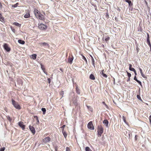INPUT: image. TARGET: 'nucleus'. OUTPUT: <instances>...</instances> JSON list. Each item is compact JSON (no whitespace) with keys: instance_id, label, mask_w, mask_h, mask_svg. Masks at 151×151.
Listing matches in <instances>:
<instances>
[{"instance_id":"obj_1","label":"nucleus","mask_w":151,"mask_h":151,"mask_svg":"<svg viewBox=\"0 0 151 151\" xmlns=\"http://www.w3.org/2000/svg\"><path fill=\"white\" fill-rule=\"evenodd\" d=\"M12 105L15 108L19 109H20L21 108L20 106L15 101L12 99Z\"/></svg>"},{"instance_id":"obj_2","label":"nucleus","mask_w":151,"mask_h":151,"mask_svg":"<svg viewBox=\"0 0 151 151\" xmlns=\"http://www.w3.org/2000/svg\"><path fill=\"white\" fill-rule=\"evenodd\" d=\"M87 127L88 129L90 130H93L94 127L91 121L89 122L87 124Z\"/></svg>"},{"instance_id":"obj_3","label":"nucleus","mask_w":151,"mask_h":151,"mask_svg":"<svg viewBox=\"0 0 151 151\" xmlns=\"http://www.w3.org/2000/svg\"><path fill=\"white\" fill-rule=\"evenodd\" d=\"M103 132V129L102 127H99L98 129V136L101 137V134Z\"/></svg>"},{"instance_id":"obj_4","label":"nucleus","mask_w":151,"mask_h":151,"mask_svg":"<svg viewBox=\"0 0 151 151\" xmlns=\"http://www.w3.org/2000/svg\"><path fill=\"white\" fill-rule=\"evenodd\" d=\"M38 27L40 29L42 30L46 29L47 28V26L43 24H39Z\"/></svg>"},{"instance_id":"obj_5","label":"nucleus","mask_w":151,"mask_h":151,"mask_svg":"<svg viewBox=\"0 0 151 151\" xmlns=\"http://www.w3.org/2000/svg\"><path fill=\"white\" fill-rule=\"evenodd\" d=\"M50 141V138L49 137H46L42 140V142L45 143L49 142Z\"/></svg>"},{"instance_id":"obj_6","label":"nucleus","mask_w":151,"mask_h":151,"mask_svg":"<svg viewBox=\"0 0 151 151\" xmlns=\"http://www.w3.org/2000/svg\"><path fill=\"white\" fill-rule=\"evenodd\" d=\"M34 12L35 16L37 18L41 14L40 12L37 9H35L34 10Z\"/></svg>"},{"instance_id":"obj_7","label":"nucleus","mask_w":151,"mask_h":151,"mask_svg":"<svg viewBox=\"0 0 151 151\" xmlns=\"http://www.w3.org/2000/svg\"><path fill=\"white\" fill-rule=\"evenodd\" d=\"M39 44L41 46L47 47H49V44L46 42H40L39 43Z\"/></svg>"},{"instance_id":"obj_8","label":"nucleus","mask_w":151,"mask_h":151,"mask_svg":"<svg viewBox=\"0 0 151 151\" xmlns=\"http://www.w3.org/2000/svg\"><path fill=\"white\" fill-rule=\"evenodd\" d=\"M4 49L7 52H9L10 50V48L8 46L7 44L5 43L4 45Z\"/></svg>"},{"instance_id":"obj_9","label":"nucleus","mask_w":151,"mask_h":151,"mask_svg":"<svg viewBox=\"0 0 151 151\" xmlns=\"http://www.w3.org/2000/svg\"><path fill=\"white\" fill-rule=\"evenodd\" d=\"M29 127L32 132L33 134H35V128L31 126H29Z\"/></svg>"},{"instance_id":"obj_10","label":"nucleus","mask_w":151,"mask_h":151,"mask_svg":"<svg viewBox=\"0 0 151 151\" xmlns=\"http://www.w3.org/2000/svg\"><path fill=\"white\" fill-rule=\"evenodd\" d=\"M37 18L42 20H43L45 19L44 16L41 14H40L39 16H38Z\"/></svg>"},{"instance_id":"obj_11","label":"nucleus","mask_w":151,"mask_h":151,"mask_svg":"<svg viewBox=\"0 0 151 151\" xmlns=\"http://www.w3.org/2000/svg\"><path fill=\"white\" fill-rule=\"evenodd\" d=\"M73 59V57H71L70 56H69L68 60V63H69L70 64H71L72 63Z\"/></svg>"},{"instance_id":"obj_12","label":"nucleus","mask_w":151,"mask_h":151,"mask_svg":"<svg viewBox=\"0 0 151 151\" xmlns=\"http://www.w3.org/2000/svg\"><path fill=\"white\" fill-rule=\"evenodd\" d=\"M19 125L22 129L23 130L24 129L25 126L23 124V123L22 122H20L19 123Z\"/></svg>"},{"instance_id":"obj_13","label":"nucleus","mask_w":151,"mask_h":151,"mask_svg":"<svg viewBox=\"0 0 151 151\" xmlns=\"http://www.w3.org/2000/svg\"><path fill=\"white\" fill-rule=\"evenodd\" d=\"M17 83L19 85H22L23 83L22 80L20 79H18L17 80Z\"/></svg>"},{"instance_id":"obj_14","label":"nucleus","mask_w":151,"mask_h":151,"mask_svg":"<svg viewBox=\"0 0 151 151\" xmlns=\"http://www.w3.org/2000/svg\"><path fill=\"white\" fill-rule=\"evenodd\" d=\"M18 42L22 45H24L25 43V42L24 41L21 40H18Z\"/></svg>"},{"instance_id":"obj_15","label":"nucleus","mask_w":151,"mask_h":151,"mask_svg":"<svg viewBox=\"0 0 151 151\" xmlns=\"http://www.w3.org/2000/svg\"><path fill=\"white\" fill-rule=\"evenodd\" d=\"M90 78L92 80H94L95 79V78L94 75L92 74L90 75Z\"/></svg>"},{"instance_id":"obj_16","label":"nucleus","mask_w":151,"mask_h":151,"mask_svg":"<svg viewBox=\"0 0 151 151\" xmlns=\"http://www.w3.org/2000/svg\"><path fill=\"white\" fill-rule=\"evenodd\" d=\"M62 133L63 134L65 137V138L67 137V134L66 133V132L64 131H62Z\"/></svg>"},{"instance_id":"obj_17","label":"nucleus","mask_w":151,"mask_h":151,"mask_svg":"<svg viewBox=\"0 0 151 151\" xmlns=\"http://www.w3.org/2000/svg\"><path fill=\"white\" fill-rule=\"evenodd\" d=\"M109 122L107 120H104V124H105L106 126L108 127H109L108 125Z\"/></svg>"},{"instance_id":"obj_18","label":"nucleus","mask_w":151,"mask_h":151,"mask_svg":"<svg viewBox=\"0 0 151 151\" xmlns=\"http://www.w3.org/2000/svg\"><path fill=\"white\" fill-rule=\"evenodd\" d=\"M81 55L82 56V57L83 59L85 61L86 64H87V60H86V58L82 54Z\"/></svg>"},{"instance_id":"obj_19","label":"nucleus","mask_w":151,"mask_h":151,"mask_svg":"<svg viewBox=\"0 0 151 151\" xmlns=\"http://www.w3.org/2000/svg\"><path fill=\"white\" fill-rule=\"evenodd\" d=\"M91 62H92V64L93 65V66L95 68V63H94L95 61H94V60L93 57H92V58Z\"/></svg>"},{"instance_id":"obj_20","label":"nucleus","mask_w":151,"mask_h":151,"mask_svg":"<svg viewBox=\"0 0 151 151\" xmlns=\"http://www.w3.org/2000/svg\"><path fill=\"white\" fill-rule=\"evenodd\" d=\"M36 56L37 55L35 54H33L32 55V58L34 60H35L36 59Z\"/></svg>"},{"instance_id":"obj_21","label":"nucleus","mask_w":151,"mask_h":151,"mask_svg":"<svg viewBox=\"0 0 151 151\" xmlns=\"http://www.w3.org/2000/svg\"><path fill=\"white\" fill-rule=\"evenodd\" d=\"M76 93L78 94H80V91L79 89L77 87L76 88Z\"/></svg>"},{"instance_id":"obj_22","label":"nucleus","mask_w":151,"mask_h":151,"mask_svg":"<svg viewBox=\"0 0 151 151\" xmlns=\"http://www.w3.org/2000/svg\"><path fill=\"white\" fill-rule=\"evenodd\" d=\"M30 16V14L29 13H27L24 15V17L25 18H28Z\"/></svg>"},{"instance_id":"obj_23","label":"nucleus","mask_w":151,"mask_h":151,"mask_svg":"<svg viewBox=\"0 0 151 151\" xmlns=\"http://www.w3.org/2000/svg\"><path fill=\"white\" fill-rule=\"evenodd\" d=\"M41 110L43 112V114H45L46 111L45 109V108H42Z\"/></svg>"},{"instance_id":"obj_24","label":"nucleus","mask_w":151,"mask_h":151,"mask_svg":"<svg viewBox=\"0 0 151 151\" xmlns=\"http://www.w3.org/2000/svg\"><path fill=\"white\" fill-rule=\"evenodd\" d=\"M85 150L86 151H92V150L90 148L88 147H86Z\"/></svg>"},{"instance_id":"obj_25","label":"nucleus","mask_w":151,"mask_h":151,"mask_svg":"<svg viewBox=\"0 0 151 151\" xmlns=\"http://www.w3.org/2000/svg\"><path fill=\"white\" fill-rule=\"evenodd\" d=\"M86 107H87V108L89 109V110L91 111H92V109L91 106L88 105H86Z\"/></svg>"},{"instance_id":"obj_26","label":"nucleus","mask_w":151,"mask_h":151,"mask_svg":"<svg viewBox=\"0 0 151 151\" xmlns=\"http://www.w3.org/2000/svg\"><path fill=\"white\" fill-rule=\"evenodd\" d=\"M126 2L128 3L129 5H130L131 4V1L130 0H124Z\"/></svg>"},{"instance_id":"obj_27","label":"nucleus","mask_w":151,"mask_h":151,"mask_svg":"<svg viewBox=\"0 0 151 151\" xmlns=\"http://www.w3.org/2000/svg\"><path fill=\"white\" fill-rule=\"evenodd\" d=\"M6 117L7 120H8L9 122H11V121L12 119L9 117V116H7Z\"/></svg>"},{"instance_id":"obj_28","label":"nucleus","mask_w":151,"mask_h":151,"mask_svg":"<svg viewBox=\"0 0 151 151\" xmlns=\"http://www.w3.org/2000/svg\"><path fill=\"white\" fill-rule=\"evenodd\" d=\"M14 24L16 26H17L19 27H20L21 26V24H19V23L17 22H14Z\"/></svg>"},{"instance_id":"obj_29","label":"nucleus","mask_w":151,"mask_h":151,"mask_svg":"<svg viewBox=\"0 0 151 151\" xmlns=\"http://www.w3.org/2000/svg\"><path fill=\"white\" fill-rule=\"evenodd\" d=\"M60 94L62 96V97L61 98V99L63 96V95H64V91H61L60 93Z\"/></svg>"},{"instance_id":"obj_30","label":"nucleus","mask_w":151,"mask_h":151,"mask_svg":"<svg viewBox=\"0 0 151 151\" xmlns=\"http://www.w3.org/2000/svg\"><path fill=\"white\" fill-rule=\"evenodd\" d=\"M137 97L138 99L139 100L142 101V99H141V97H140V96L139 95H137Z\"/></svg>"},{"instance_id":"obj_31","label":"nucleus","mask_w":151,"mask_h":151,"mask_svg":"<svg viewBox=\"0 0 151 151\" xmlns=\"http://www.w3.org/2000/svg\"><path fill=\"white\" fill-rule=\"evenodd\" d=\"M40 65H41V68L42 70H45V68H44V65H42V64H41Z\"/></svg>"},{"instance_id":"obj_32","label":"nucleus","mask_w":151,"mask_h":151,"mask_svg":"<svg viewBox=\"0 0 151 151\" xmlns=\"http://www.w3.org/2000/svg\"><path fill=\"white\" fill-rule=\"evenodd\" d=\"M18 4V3H17L15 4L12 5V7L14 8H15L17 7V6Z\"/></svg>"},{"instance_id":"obj_33","label":"nucleus","mask_w":151,"mask_h":151,"mask_svg":"<svg viewBox=\"0 0 151 151\" xmlns=\"http://www.w3.org/2000/svg\"><path fill=\"white\" fill-rule=\"evenodd\" d=\"M127 72V76L129 78H130V77L131 76V73H130L128 72Z\"/></svg>"},{"instance_id":"obj_34","label":"nucleus","mask_w":151,"mask_h":151,"mask_svg":"<svg viewBox=\"0 0 151 151\" xmlns=\"http://www.w3.org/2000/svg\"><path fill=\"white\" fill-rule=\"evenodd\" d=\"M142 76L145 78H147V77L145 75H144L143 73L142 74H141Z\"/></svg>"},{"instance_id":"obj_35","label":"nucleus","mask_w":151,"mask_h":151,"mask_svg":"<svg viewBox=\"0 0 151 151\" xmlns=\"http://www.w3.org/2000/svg\"><path fill=\"white\" fill-rule=\"evenodd\" d=\"M110 37H107L105 39V41L106 42H108L109 40Z\"/></svg>"},{"instance_id":"obj_36","label":"nucleus","mask_w":151,"mask_h":151,"mask_svg":"<svg viewBox=\"0 0 151 151\" xmlns=\"http://www.w3.org/2000/svg\"><path fill=\"white\" fill-rule=\"evenodd\" d=\"M100 74L103 77H104V70H102L101 72H100Z\"/></svg>"},{"instance_id":"obj_37","label":"nucleus","mask_w":151,"mask_h":151,"mask_svg":"<svg viewBox=\"0 0 151 151\" xmlns=\"http://www.w3.org/2000/svg\"><path fill=\"white\" fill-rule=\"evenodd\" d=\"M65 125H63L62 127H61V128L62 129V131H64V128L65 127Z\"/></svg>"},{"instance_id":"obj_38","label":"nucleus","mask_w":151,"mask_h":151,"mask_svg":"<svg viewBox=\"0 0 151 151\" xmlns=\"http://www.w3.org/2000/svg\"><path fill=\"white\" fill-rule=\"evenodd\" d=\"M122 118L123 120L125 122V123H126V120L125 119V117L124 116H123Z\"/></svg>"},{"instance_id":"obj_39","label":"nucleus","mask_w":151,"mask_h":151,"mask_svg":"<svg viewBox=\"0 0 151 151\" xmlns=\"http://www.w3.org/2000/svg\"><path fill=\"white\" fill-rule=\"evenodd\" d=\"M129 70L131 71H135V69L134 68L131 67V68H129Z\"/></svg>"},{"instance_id":"obj_40","label":"nucleus","mask_w":151,"mask_h":151,"mask_svg":"<svg viewBox=\"0 0 151 151\" xmlns=\"http://www.w3.org/2000/svg\"><path fill=\"white\" fill-rule=\"evenodd\" d=\"M5 149V147H3L1 148L0 149V151H4V150Z\"/></svg>"},{"instance_id":"obj_41","label":"nucleus","mask_w":151,"mask_h":151,"mask_svg":"<svg viewBox=\"0 0 151 151\" xmlns=\"http://www.w3.org/2000/svg\"><path fill=\"white\" fill-rule=\"evenodd\" d=\"M139 85H142V83L139 80H137V81H136Z\"/></svg>"},{"instance_id":"obj_42","label":"nucleus","mask_w":151,"mask_h":151,"mask_svg":"<svg viewBox=\"0 0 151 151\" xmlns=\"http://www.w3.org/2000/svg\"><path fill=\"white\" fill-rule=\"evenodd\" d=\"M36 120H37V124H39V120L38 119V118L37 117V116H36Z\"/></svg>"},{"instance_id":"obj_43","label":"nucleus","mask_w":151,"mask_h":151,"mask_svg":"<svg viewBox=\"0 0 151 151\" xmlns=\"http://www.w3.org/2000/svg\"><path fill=\"white\" fill-rule=\"evenodd\" d=\"M139 69L140 70V73L141 74H142V73H143V72H142V69L140 68H139Z\"/></svg>"},{"instance_id":"obj_44","label":"nucleus","mask_w":151,"mask_h":151,"mask_svg":"<svg viewBox=\"0 0 151 151\" xmlns=\"http://www.w3.org/2000/svg\"><path fill=\"white\" fill-rule=\"evenodd\" d=\"M66 151H70V150L69 148L67 147L66 148Z\"/></svg>"},{"instance_id":"obj_45","label":"nucleus","mask_w":151,"mask_h":151,"mask_svg":"<svg viewBox=\"0 0 151 151\" xmlns=\"http://www.w3.org/2000/svg\"><path fill=\"white\" fill-rule=\"evenodd\" d=\"M147 43L148 44V45H149V46L150 47V48L151 49V45L150 44V42H147Z\"/></svg>"},{"instance_id":"obj_46","label":"nucleus","mask_w":151,"mask_h":151,"mask_svg":"<svg viewBox=\"0 0 151 151\" xmlns=\"http://www.w3.org/2000/svg\"><path fill=\"white\" fill-rule=\"evenodd\" d=\"M134 79L137 81L138 80L136 76H135L134 77Z\"/></svg>"},{"instance_id":"obj_47","label":"nucleus","mask_w":151,"mask_h":151,"mask_svg":"<svg viewBox=\"0 0 151 151\" xmlns=\"http://www.w3.org/2000/svg\"><path fill=\"white\" fill-rule=\"evenodd\" d=\"M47 80L48 82V83L50 84L51 82V80L50 78H48L47 79Z\"/></svg>"},{"instance_id":"obj_48","label":"nucleus","mask_w":151,"mask_h":151,"mask_svg":"<svg viewBox=\"0 0 151 151\" xmlns=\"http://www.w3.org/2000/svg\"><path fill=\"white\" fill-rule=\"evenodd\" d=\"M106 17L107 18H108V17H109V15H108V14H107L106 15Z\"/></svg>"},{"instance_id":"obj_49","label":"nucleus","mask_w":151,"mask_h":151,"mask_svg":"<svg viewBox=\"0 0 151 151\" xmlns=\"http://www.w3.org/2000/svg\"><path fill=\"white\" fill-rule=\"evenodd\" d=\"M147 38H149L150 37H149V34L148 33H147Z\"/></svg>"},{"instance_id":"obj_50","label":"nucleus","mask_w":151,"mask_h":151,"mask_svg":"<svg viewBox=\"0 0 151 151\" xmlns=\"http://www.w3.org/2000/svg\"><path fill=\"white\" fill-rule=\"evenodd\" d=\"M2 7V5L0 2V8H1Z\"/></svg>"},{"instance_id":"obj_51","label":"nucleus","mask_w":151,"mask_h":151,"mask_svg":"<svg viewBox=\"0 0 151 151\" xmlns=\"http://www.w3.org/2000/svg\"><path fill=\"white\" fill-rule=\"evenodd\" d=\"M44 73L46 75H47V72L45 71V70H43Z\"/></svg>"},{"instance_id":"obj_52","label":"nucleus","mask_w":151,"mask_h":151,"mask_svg":"<svg viewBox=\"0 0 151 151\" xmlns=\"http://www.w3.org/2000/svg\"><path fill=\"white\" fill-rule=\"evenodd\" d=\"M150 42L149 38H147V42Z\"/></svg>"},{"instance_id":"obj_53","label":"nucleus","mask_w":151,"mask_h":151,"mask_svg":"<svg viewBox=\"0 0 151 151\" xmlns=\"http://www.w3.org/2000/svg\"><path fill=\"white\" fill-rule=\"evenodd\" d=\"M133 72H134L135 76H136L137 75V73L136 72L135 70V71H133Z\"/></svg>"},{"instance_id":"obj_54","label":"nucleus","mask_w":151,"mask_h":151,"mask_svg":"<svg viewBox=\"0 0 151 151\" xmlns=\"http://www.w3.org/2000/svg\"><path fill=\"white\" fill-rule=\"evenodd\" d=\"M135 140H137V135H136L135 136Z\"/></svg>"},{"instance_id":"obj_55","label":"nucleus","mask_w":151,"mask_h":151,"mask_svg":"<svg viewBox=\"0 0 151 151\" xmlns=\"http://www.w3.org/2000/svg\"><path fill=\"white\" fill-rule=\"evenodd\" d=\"M129 68H130L132 67V64H129Z\"/></svg>"},{"instance_id":"obj_56","label":"nucleus","mask_w":151,"mask_h":151,"mask_svg":"<svg viewBox=\"0 0 151 151\" xmlns=\"http://www.w3.org/2000/svg\"><path fill=\"white\" fill-rule=\"evenodd\" d=\"M149 120H150V121H151V115L150 116Z\"/></svg>"},{"instance_id":"obj_57","label":"nucleus","mask_w":151,"mask_h":151,"mask_svg":"<svg viewBox=\"0 0 151 151\" xmlns=\"http://www.w3.org/2000/svg\"><path fill=\"white\" fill-rule=\"evenodd\" d=\"M104 105L106 107V108H108V106L107 105H106V104H105V103H104Z\"/></svg>"},{"instance_id":"obj_58","label":"nucleus","mask_w":151,"mask_h":151,"mask_svg":"<svg viewBox=\"0 0 151 151\" xmlns=\"http://www.w3.org/2000/svg\"><path fill=\"white\" fill-rule=\"evenodd\" d=\"M60 71H62V72H63V69H62V68H60Z\"/></svg>"},{"instance_id":"obj_59","label":"nucleus","mask_w":151,"mask_h":151,"mask_svg":"<svg viewBox=\"0 0 151 151\" xmlns=\"http://www.w3.org/2000/svg\"><path fill=\"white\" fill-rule=\"evenodd\" d=\"M107 77V76L106 75L104 74V77L106 78Z\"/></svg>"},{"instance_id":"obj_60","label":"nucleus","mask_w":151,"mask_h":151,"mask_svg":"<svg viewBox=\"0 0 151 151\" xmlns=\"http://www.w3.org/2000/svg\"><path fill=\"white\" fill-rule=\"evenodd\" d=\"M145 3L146 4H147V2L146 1V0H145Z\"/></svg>"},{"instance_id":"obj_61","label":"nucleus","mask_w":151,"mask_h":151,"mask_svg":"<svg viewBox=\"0 0 151 151\" xmlns=\"http://www.w3.org/2000/svg\"><path fill=\"white\" fill-rule=\"evenodd\" d=\"M130 81V78H129V79H128V80L127 81H128H128Z\"/></svg>"},{"instance_id":"obj_62","label":"nucleus","mask_w":151,"mask_h":151,"mask_svg":"<svg viewBox=\"0 0 151 151\" xmlns=\"http://www.w3.org/2000/svg\"><path fill=\"white\" fill-rule=\"evenodd\" d=\"M52 76H53V75H51V78H52Z\"/></svg>"},{"instance_id":"obj_63","label":"nucleus","mask_w":151,"mask_h":151,"mask_svg":"<svg viewBox=\"0 0 151 151\" xmlns=\"http://www.w3.org/2000/svg\"><path fill=\"white\" fill-rule=\"evenodd\" d=\"M102 122L104 124V120L102 121Z\"/></svg>"},{"instance_id":"obj_64","label":"nucleus","mask_w":151,"mask_h":151,"mask_svg":"<svg viewBox=\"0 0 151 151\" xmlns=\"http://www.w3.org/2000/svg\"><path fill=\"white\" fill-rule=\"evenodd\" d=\"M150 124H151V121H150Z\"/></svg>"}]
</instances>
